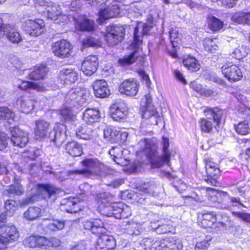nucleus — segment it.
Returning <instances> with one entry per match:
<instances>
[{
  "mask_svg": "<svg viewBox=\"0 0 250 250\" xmlns=\"http://www.w3.org/2000/svg\"><path fill=\"white\" fill-rule=\"evenodd\" d=\"M155 245L158 247V250H180L183 247L181 241L174 237L159 240Z\"/></svg>",
  "mask_w": 250,
  "mask_h": 250,
  "instance_id": "nucleus-18",
  "label": "nucleus"
},
{
  "mask_svg": "<svg viewBox=\"0 0 250 250\" xmlns=\"http://www.w3.org/2000/svg\"><path fill=\"white\" fill-rule=\"evenodd\" d=\"M3 231L0 234V250L5 249L8 243L16 241L19 236L17 228L14 226H6Z\"/></svg>",
  "mask_w": 250,
  "mask_h": 250,
  "instance_id": "nucleus-11",
  "label": "nucleus"
},
{
  "mask_svg": "<svg viewBox=\"0 0 250 250\" xmlns=\"http://www.w3.org/2000/svg\"><path fill=\"white\" fill-rule=\"evenodd\" d=\"M206 169L207 175L205 176L204 180L211 185L216 186L218 184L217 179L220 173L219 169L214 163L208 162L206 164Z\"/></svg>",
  "mask_w": 250,
  "mask_h": 250,
  "instance_id": "nucleus-20",
  "label": "nucleus"
},
{
  "mask_svg": "<svg viewBox=\"0 0 250 250\" xmlns=\"http://www.w3.org/2000/svg\"><path fill=\"white\" fill-rule=\"evenodd\" d=\"M123 227L125 232L132 236L140 235L144 230L143 224L138 222L136 218L131 220L124 222Z\"/></svg>",
  "mask_w": 250,
  "mask_h": 250,
  "instance_id": "nucleus-19",
  "label": "nucleus"
},
{
  "mask_svg": "<svg viewBox=\"0 0 250 250\" xmlns=\"http://www.w3.org/2000/svg\"><path fill=\"white\" fill-rule=\"evenodd\" d=\"M98 246L102 249L104 248L107 250L113 249L116 246L115 241L112 236L103 234L98 240Z\"/></svg>",
  "mask_w": 250,
  "mask_h": 250,
  "instance_id": "nucleus-32",
  "label": "nucleus"
},
{
  "mask_svg": "<svg viewBox=\"0 0 250 250\" xmlns=\"http://www.w3.org/2000/svg\"><path fill=\"white\" fill-rule=\"evenodd\" d=\"M223 24L222 21L214 17L208 20V26L213 31L219 30L223 27Z\"/></svg>",
  "mask_w": 250,
  "mask_h": 250,
  "instance_id": "nucleus-50",
  "label": "nucleus"
},
{
  "mask_svg": "<svg viewBox=\"0 0 250 250\" xmlns=\"http://www.w3.org/2000/svg\"><path fill=\"white\" fill-rule=\"evenodd\" d=\"M204 112L207 118H202L199 121L200 127L201 131L205 133H210L212 130L213 124L211 122L213 119L214 122L219 125L222 118V110L218 107H207L204 110Z\"/></svg>",
  "mask_w": 250,
  "mask_h": 250,
  "instance_id": "nucleus-4",
  "label": "nucleus"
},
{
  "mask_svg": "<svg viewBox=\"0 0 250 250\" xmlns=\"http://www.w3.org/2000/svg\"><path fill=\"white\" fill-rule=\"evenodd\" d=\"M232 213L234 216L250 223V214L240 212H233Z\"/></svg>",
  "mask_w": 250,
  "mask_h": 250,
  "instance_id": "nucleus-61",
  "label": "nucleus"
},
{
  "mask_svg": "<svg viewBox=\"0 0 250 250\" xmlns=\"http://www.w3.org/2000/svg\"><path fill=\"white\" fill-rule=\"evenodd\" d=\"M59 192V188L51 185H40L38 187V192L45 199L50 198Z\"/></svg>",
  "mask_w": 250,
  "mask_h": 250,
  "instance_id": "nucleus-34",
  "label": "nucleus"
},
{
  "mask_svg": "<svg viewBox=\"0 0 250 250\" xmlns=\"http://www.w3.org/2000/svg\"><path fill=\"white\" fill-rule=\"evenodd\" d=\"M5 30V35L6 38L13 43H18L21 40V38L17 30L10 24H7Z\"/></svg>",
  "mask_w": 250,
  "mask_h": 250,
  "instance_id": "nucleus-40",
  "label": "nucleus"
},
{
  "mask_svg": "<svg viewBox=\"0 0 250 250\" xmlns=\"http://www.w3.org/2000/svg\"><path fill=\"white\" fill-rule=\"evenodd\" d=\"M35 135L37 140H42L49 135L50 124L43 120H39L36 122Z\"/></svg>",
  "mask_w": 250,
  "mask_h": 250,
  "instance_id": "nucleus-25",
  "label": "nucleus"
},
{
  "mask_svg": "<svg viewBox=\"0 0 250 250\" xmlns=\"http://www.w3.org/2000/svg\"><path fill=\"white\" fill-rule=\"evenodd\" d=\"M48 72L47 68L43 65L36 67L34 70L28 73L27 78L34 80L43 79Z\"/></svg>",
  "mask_w": 250,
  "mask_h": 250,
  "instance_id": "nucleus-35",
  "label": "nucleus"
},
{
  "mask_svg": "<svg viewBox=\"0 0 250 250\" xmlns=\"http://www.w3.org/2000/svg\"><path fill=\"white\" fill-rule=\"evenodd\" d=\"M35 200V197L33 196L32 197H27L26 198L23 199L21 200H18L20 203V207H24L30 203L33 202Z\"/></svg>",
  "mask_w": 250,
  "mask_h": 250,
  "instance_id": "nucleus-64",
  "label": "nucleus"
},
{
  "mask_svg": "<svg viewBox=\"0 0 250 250\" xmlns=\"http://www.w3.org/2000/svg\"><path fill=\"white\" fill-rule=\"evenodd\" d=\"M97 208L99 212L104 216H114L116 219L126 218L131 214L129 207L121 203L110 205L107 194L101 193L97 195Z\"/></svg>",
  "mask_w": 250,
  "mask_h": 250,
  "instance_id": "nucleus-2",
  "label": "nucleus"
},
{
  "mask_svg": "<svg viewBox=\"0 0 250 250\" xmlns=\"http://www.w3.org/2000/svg\"><path fill=\"white\" fill-rule=\"evenodd\" d=\"M13 182V184L7 186L3 191L4 195L9 198L20 197L24 193V189L21 183L20 178L14 175Z\"/></svg>",
  "mask_w": 250,
  "mask_h": 250,
  "instance_id": "nucleus-16",
  "label": "nucleus"
},
{
  "mask_svg": "<svg viewBox=\"0 0 250 250\" xmlns=\"http://www.w3.org/2000/svg\"><path fill=\"white\" fill-rule=\"evenodd\" d=\"M140 87V83L134 79H129L122 82L119 87L121 94L133 97L137 95Z\"/></svg>",
  "mask_w": 250,
  "mask_h": 250,
  "instance_id": "nucleus-13",
  "label": "nucleus"
},
{
  "mask_svg": "<svg viewBox=\"0 0 250 250\" xmlns=\"http://www.w3.org/2000/svg\"><path fill=\"white\" fill-rule=\"evenodd\" d=\"M120 131L115 127H107L104 131V138L108 142L114 143L119 141Z\"/></svg>",
  "mask_w": 250,
  "mask_h": 250,
  "instance_id": "nucleus-37",
  "label": "nucleus"
},
{
  "mask_svg": "<svg viewBox=\"0 0 250 250\" xmlns=\"http://www.w3.org/2000/svg\"><path fill=\"white\" fill-rule=\"evenodd\" d=\"M65 149L73 157L81 156L83 153L82 145L75 141L67 143L65 146Z\"/></svg>",
  "mask_w": 250,
  "mask_h": 250,
  "instance_id": "nucleus-31",
  "label": "nucleus"
},
{
  "mask_svg": "<svg viewBox=\"0 0 250 250\" xmlns=\"http://www.w3.org/2000/svg\"><path fill=\"white\" fill-rule=\"evenodd\" d=\"M248 54L246 48L243 46L235 48L232 52V57L237 60L245 57Z\"/></svg>",
  "mask_w": 250,
  "mask_h": 250,
  "instance_id": "nucleus-55",
  "label": "nucleus"
},
{
  "mask_svg": "<svg viewBox=\"0 0 250 250\" xmlns=\"http://www.w3.org/2000/svg\"><path fill=\"white\" fill-rule=\"evenodd\" d=\"M41 209L36 207H31L24 213V218L29 221L37 219L40 215Z\"/></svg>",
  "mask_w": 250,
  "mask_h": 250,
  "instance_id": "nucleus-45",
  "label": "nucleus"
},
{
  "mask_svg": "<svg viewBox=\"0 0 250 250\" xmlns=\"http://www.w3.org/2000/svg\"><path fill=\"white\" fill-rule=\"evenodd\" d=\"M98 66V62L97 56H88L83 61L81 70L85 75L90 76L96 72Z\"/></svg>",
  "mask_w": 250,
  "mask_h": 250,
  "instance_id": "nucleus-23",
  "label": "nucleus"
},
{
  "mask_svg": "<svg viewBox=\"0 0 250 250\" xmlns=\"http://www.w3.org/2000/svg\"><path fill=\"white\" fill-rule=\"evenodd\" d=\"M100 171L101 173H103V174L98 175V176L101 177H104L106 175H114L116 173V171L115 170L105 166L103 163L101 167Z\"/></svg>",
  "mask_w": 250,
  "mask_h": 250,
  "instance_id": "nucleus-58",
  "label": "nucleus"
},
{
  "mask_svg": "<svg viewBox=\"0 0 250 250\" xmlns=\"http://www.w3.org/2000/svg\"><path fill=\"white\" fill-rule=\"evenodd\" d=\"M82 164L85 168L70 171L69 172V175L77 174L81 175L84 177L90 178L103 174V173H101L100 171L102 163L97 159L86 158L82 162Z\"/></svg>",
  "mask_w": 250,
  "mask_h": 250,
  "instance_id": "nucleus-5",
  "label": "nucleus"
},
{
  "mask_svg": "<svg viewBox=\"0 0 250 250\" xmlns=\"http://www.w3.org/2000/svg\"><path fill=\"white\" fill-rule=\"evenodd\" d=\"M49 243L47 238L39 235L30 236L23 241L24 245L30 248L46 247Z\"/></svg>",
  "mask_w": 250,
  "mask_h": 250,
  "instance_id": "nucleus-28",
  "label": "nucleus"
},
{
  "mask_svg": "<svg viewBox=\"0 0 250 250\" xmlns=\"http://www.w3.org/2000/svg\"><path fill=\"white\" fill-rule=\"evenodd\" d=\"M154 185L153 184H145L140 188L138 193H136V196L140 197V196H142L140 197L138 202L142 204L143 201L147 198V196H150L151 194L153 195L154 190L153 188Z\"/></svg>",
  "mask_w": 250,
  "mask_h": 250,
  "instance_id": "nucleus-30",
  "label": "nucleus"
},
{
  "mask_svg": "<svg viewBox=\"0 0 250 250\" xmlns=\"http://www.w3.org/2000/svg\"><path fill=\"white\" fill-rule=\"evenodd\" d=\"M100 112L97 109L88 108L83 113V120L88 124H92L98 121Z\"/></svg>",
  "mask_w": 250,
  "mask_h": 250,
  "instance_id": "nucleus-33",
  "label": "nucleus"
},
{
  "mask_svg": "<svg viewBox=\"0 0 250 250\" xmlns=\"http://www.w3.org/2000/svg\"><path fill=\"white\" fill-rule=\"evenodd\" d=\"M221 71L225 78L230 82L238 81L243 77V73L240 67L235 64H232L230 62L223 65Z\"/></svg>",
  "mask_w": 250,
  "mask_h": 250,
  "instance_id": "nucleus-10",
  "label": "nucleus"
},
{
  "mask_svg": "<svg viewBox=\"0 0 250 250\" xmlns=\"http://www.w3.org/2000/svg\"><path fill=\"white\" fill-rule=\"evenodd\" d=\"M138 27H136L134 32V41L131 45V47L134 50L130 54L125 55L118 60L119 64L122 66H126L133 63L140 55L142 41L138 35Z\"/></svg>",
  "mask_w": 250,
  "mask_h": 250,
  "instance_id": "nucleus-6",
  "label": "nucleus"
},
{
  "mask_svg": "<svg viewBox=\"0 0 250 250\" xmlns=\"http://www.w3.org/2000/svg\"><path fill=\"white\" fill-rule=\"evenodd\" d=\"M11 135V141L13 146L23 147L28 142L27 133L21 130L18 127H11L9 128Z\"/></svg>",
  "mask_w": 250,
  "mask_h": 250,
  "instance_id": "nucleus-12",
  "label": "nucleus"
},
{
  "mask_svg": "<svg viewBox=\"0 0 250 250\" xmlns=\"http://www.w3.org/2000/svg\"><path fill=\"white\" fill-rule=\"evenodd\" d=\"M60 115L67 121H72L75 119V115L71 107L64 106L60 110Z\"/></svg>",
  "mask_w": 250,
  "mask_h": 250,
  "instance_id": "nucleus-47",
  "label": "nucleus"
},
{
  "mask_svg": "<svg viewBox=\"0 0 250 250\" xmlns=\"http://www.w3.org/2000/svg\"><path fill=\"white\" fill-rule=\"evenodd\" d=\"M77 201V199L69 198L64 199L61 205L63 207V209L67 212H77L78 211V209L76 208Z\"/></svg>",
  "mask_w": 250,
  "mask_h": 250,
  "instance_id": "nucleus-42",
  "label": "nucleus"
},
{
  "mask_svg": "<svg viewBox=\"0 0 250 250\" xmlns=\"http://www.w3.org/2000/svg\"><path fill=\"white\" fill-rule=\"evenodd\" d=\"M204 48L206 51L211 53H214L218 49V46L213 39L206 38L204 42Z\"/></svg>",
  "mask_w": 250,
  "mask_h": 250,
  "instance_id": "nucleus-53",
  "label": "nucleus"
},
{
  "mask_svg": "<svg viewBox=\"0 0 250 250\" xmlns=\"http://www.w3.org/2000/svg\"><path fill=\"white\" fill-rule=\"evenodd\" d=\"M190 87L200 95L203 94L204 89L202 85L195 82H191L190 84Z\"/></svg>",
  "mask_w": 250,
  "mask_h": 250,
  "instance_id": "nucleus-62",
  "label": "nucleus"
},
{
  "mask_svg": "<svg viewBox=\"0 0 250 250\" xmlns=\"http://www.w3.org/2000/svg\"><path fill=\"white\" fill-rule=\"evenodd\" d=\"M93 88L96 97L104 98L110 94L107 82L104 80H98L93 82Z\"/></svg>",
  "mask_w": 250,
  "mask_h": 250,
  "instance_id": "nucleus-27",
  "label": "nucleus"
},
{
  "mask_svg": "<svg viewBox=\"0 0 250 250\" xmlns=\"http://www.w3.org/2000/svg\"><path fill=\"white\" fill-rule=\"evenodd\" d=\"M36 101L31 97H21L17 100V104L21 112L30 113L34 108Z\"/></svg>",
  "mask_w": 250,
  "mask_h": 250,
  "instance_id": "nucleus-29",
  "label": "nucleus"
},
{
  "mask_svg": "<svg viewBox=\"0 0 250 250\" xmlns=\"http://www.w3.org/2000/svg\"><path fill=\"white\" fill-rule=\"evenodd\" d=\"M33 0L35 1V6L39 12L44 15L47 18L57 21V23L67 20V16L62 14L61 8L58 4L50 0Z\"/></svg>",
  "mask_w": 250,
  "mask_h": 250,
  "instance_id": "nucleus-3",
  "label": "nucleus"
},
{
  "mask_svg": "<svg viewBox=\"0 0 250 250\" xmlns=\"http://www.w3.org/2000/svg\"><path fill=\"white\" fill-rule=\"evenodd\" d=\"M65 126L63 124L57 123L54 128L53 131L50 132L48 135L50 141L53 142L58 147L60 146L65 140Z\"/></svg>",
  "mask_w": 250,
  "mask_h": 250,
  "instance_id": "nucleus-17",
  "label": "nucleus"
},
{
  "mask_svg": "<svg viewBox=\"0 0 250 250\" xmlns=\"http://www.w3.org/2000/svg\"><path fill=\"white\" fill-rule=\"evenodd\" d=\"M236 131L241 135H246L250 133V125L248 121H245L235 125Z\"/></svg>",
  "mask_w": 250,
  "mask_h": 250,
  "instance_id": "nucleus-48",
  "label": "nucleus"
},
{
  "mask_svg": "<svg viewBox=\"0 0 250 250\" xmlns=\"http://www.w3.org/2000/svg\"><path fill=\"white\" fill-rule=\"evenodd\" d=\"M64 225V221L54 220L47 225V228L51 231H57L62 229Z\"/></svg>",
  "mask_w": 250,
  "mask_h": 250,
  "instance_id": "nucleus-54",
  "label": "nucleus"
},
{
  "mask_svg": "<svg viewBox=\"0 0 250 250\" xmlns=\"http://www.w3.org/2000/svg\"><path fill=\"white\" fill-rule=\"evenodd\" d=\"M20 203L18 200L9 199L5 202V208L10 213H14L20 207Z\"/></svg>",
  "mask_w": 250,
  "mask_h": 250,
  "instance_id": "nucleus-51",
  "label": "nucleus"
},
{
  "mask_svg": "<svg viewBox=\"0 0 250 250\" xmlns=\"http://www.w3.org/2000/svg\"><path fill=\"white\" fill-rule=\"evenodd\" d=\"M59 79L62 84L74 83L79 79L78 73L74 69L64 68L60 72Z\"/></svg>",
  "mask_w": 250,
  "mask_h": 250,
  "instance_id": "nucleus-24",
  "label": "nucleus"
},
{
  "mask_svg": "<svg viewBox=\"0 0 250 250\" xmlns=\"http://www.w3.org/2000/svg\"><path fill=\"white\" fill-rule=\"evenodd\" d=\"M87 96L84 93V90L81 87L72 88L65 97L66 102L74 106L84 105L87 103Z\"/></svg>",
  "mask_w": 250,
  "mask_h": 250,
  "instance_id": "nucleus-8",
  "label": "nucleus"
},
{
  "mask_svg": "<svg viewBox=\"0 0 250 250\" xmlns=\"http://www.w3.org/2000/svg\"><path fill=\"white\" fill-rule=\"evenodd\" d=\"M18 88L22 90L30 92L32 90H37L38 91H44L46 88L41 84L30 82H22V83L18 85Z\"/></svg>",
  "mask_w": 250,
  "mask_h": 250,
  "instance_id": "nucleus-38",
  "label": "nucleus"
},
{
  "mask_svg": "<svg viewBox=\"0 0 250 250\" xmlns=\"http://www.w3.org/2000/svg\"><path fill=\"white\" fill-rule=\"evenodd\" d=\"M23 26L25 31L29 35L33 36H37L41 35L43 31L44 24L42 20L36 19L26 20Z\"/></svg>",
  "mask_w": 250,
  "mask_h": 250,
  "instance_id": "nucleus-14",
  "label": "nucleus"
},
{
  "mask_svg": "<svg viewBox=\"0 0 250 250\" xmlns=\"http://www.w3.org/2000/svg\"><path fill=\"white\" fill-rule=\"evenodd\" d=\"M128 107L126 103L122 100H118L110 108L111 117L115 121H119L126 117Z\"/></svg>",
  "mask_w": 250,
  "mask_h": 250,
  "instance_id": "nucleus-15",
  "label": "nucleus"
},
{
  "mask_svg": "<svg viewBox=\"0 0 250 250\" xmlns=\"http://www.w3.org/2000/svg\"><path fill=\"white\" fill-rule=\"evenodd\" d=\"M247 13L242 11L236 12L232 16L231 20L238 24H246Z\"/></svg>",
  "mask_w": 250,
  "mask_h": 250,
  "instance_id": "nucleus-49",
  "label": "nucleus"
},
{
  "mask_svg": "<svg viewBox=\"0 0 250 250\" xmlns=\"http://www.w3.org/2000/svg\"><path fill=\"white\" fill-rule=\"evenodd\" d=\"M217 220V216L212 212H207L203 215L201 225L205 228H211Z\"/></svg>",
  "mask_w": 250,
  "mask_h": 250,
  "instance_id": "nucleus-44",
  "label": "nucleus"
},
{
  "mask_svg": "<svg viewBox=\"0 0 250 250\" xmlns=\"http://www.w3.org/2000/svg\"><path fill=\"white\" fill-rule=\"evenodd\" d=\"M158 241L152 238H145L142 240L140 244L145 250H158V247L155 245Z\"/></svg>",
  "mask_w": 250,
  "mask_h": 250,
  "instance_id": "nucleus-46",
  "label": "nucleus"
},
{
  "mask_svg": "<svg viewBox=\"0 0 250 250\" xmlns=\"http://www.w3.org/2000/svg\"><path fill=\"white\" fill-rule=\"evenodd\" d=\"M142 117L146 120H149L148 124L157 125L159 119L158 112L153 105H145L141 108Z\"/></svg>",
  "mask_w": 250,
  "mask_h": 250,
  "instance_id": "nucleus-26",
  "label": "nucleus"
},
{
  "mask_svg": "<svg viewBox=\"0 0 250 250\" xmlns=\"http://www.w3.org/2000/svg\"><path fill=\"white\" fill-rule=\"evenodd\" d=\"M110 155L113 157V160L118 164H120V162L116 161L115 159H119L123 155V151L120 147H113L109 151Z\"/></svg>",
  "mask_w": 250,
  "mask_h": 250,
  "instance_id": "nucleus-57",
  "label": "nucleus"
},
{
  "mask_svg": "<svg viewBox=\"0 0 250 250\" xmlns=\"http://www.w3.org/2000/svg\"><path fill=\"white\" fill-rule=\"evenodd\" d=\"M76 135L78 138L84 140H90L93 137L92 129L87 125L79 126L76 130Z\"/></svg>",
  "mask_w": 250,
  "mask_h": 250,
  "instance_id": "nucleus-39",
  "label": "nucleus"
},
{
  "mask_svg": "<svg viewBox=\"0 0 250 250\" xmlns=\"http://www.w3.org/2000/svg\"><path fill=\"white\" fill-rule=\"evenodd\" d=\"M85 229L91 231L94 234H103L106 231L104 222L100 219H91L83 222Z\"/></svg>",
  "mask_w": 250,
  "mask_h": 250,
  "instance_id": "nucleus-21",
  "label": "nucleus"
},
{
  "mask_svg": "<svg viewBox=\"0 0 250 250\" xmlns=\"http://www.w3.org/2000/svg\"><path fill=\"white\" fill-rule=\"evenodd\" d=\"M77 22L78 28L81 31H92L94 29V21L85 16L82 17Z\"/></svg>",
  "mask_w": 250,
  "mask_h": 250,
  "instance_id": "nucleus-36",
  "label": "nucleus"
},
{
  "mask_svg": "<svg viewBox=\"0 0 250 250\" xmlns=\"http://www.w3.org/2000/svg\"><path fill=\"white\" fill-rule=\"evenodd\" d=\"M183 63L185 67L192 71H196L200 69V65L198 61L190 56L185 57Z\"/></svg>",
  "mask_w": 250,
  "mask_h": 250,
  "instance_id": "nucleus-41",
  "label": "nucleus"
},
{
  "mask_svg": "<svg viewBox=\"0 0 250 250\" xmlns=\"http://www.w3.org/2000/svg\"><path fill=\"white\" fill-rule=\"evenodd\" d=\"M8 138L4 132H0V151L4 150L7 146Z\"/></svg>",
  "mask_w": 250,
  "mask_h": 250,
  "instance_id": "nucleus-60",
  "label": "nucleus"
},
{
  "mask_svg": "<svg viewBox=\"0 0 250 250\" xmlns=\"http://www.w3.org/2000/svg\"><path fill=\"white\" fill-rule=\"evenodd\" d=\"M125 36V28L123 26L111 25L106 27L105 40L109 46H114L121 42Z\"/></svg>",
  "mask_w": 250,
  "mask_h": 250,
  "instance_id": "nucleus-7",
  "label": "nucleus"
},
{
  "mask_svg": "<svg viewBox=\"0 0 250 250\" xmlns=\"http://www.w3.org/2000/svg\"><path fill=\"white\" fill-rule=\"evenodd\" d=\"M120 13L119 7L117 5H113L111 6L101 9L99 12V18L97 22L100 24H104L106 20L116 17Z\"/></svg>",
  "mask_w": 250,
  "mask_h": 250,
  "instance_id": "nucleus-22",
  "label": "nucleus"
},
{
  "mask_svg": "<svg viewBox=\"0 0 250 250\" xmlns=\"http://www.w3.org/2000/svg\"><path fill=\"white\" fill-rule=\"evenodd\" d=\"M170 231V227L167 225H161L159 223L157 226V233H166Z\"/></svg>",
  "mask_w": 250,
  "mask_h": 250,
  "instance_id": "nucleus-63",
  "label": "nucleus"
},
{
  "mask_svg": "<svg viewBox=\"0 0 250 250\" xmlns=\"http://www.w3.org/2000/svg\"><path fill=\"white\" fill-rule=\"evenodd\" d=\"M162 155L158 152V146L150 139H144L138 143L141 150L149 159L153 168H159L164 164L169 165L171 152L168 150L169 143L167 138L163 137L161 142Z\"/></svg>",
  "mask_w": 250,
  "mask_h": 250,
  "instance_id": "nucleus-1",
  "label": "nucleus"
},
{
  "mask_svg": "<svg viewBox=\"0 0 250 250\" xmlns=\"http://www.w3.org/2000/svg\"><path fill=\"white\" fill-rule=\"evenodd\" d=\"M0 120H7L9 123L16 120L15 113L10 108L6 106L0 107Z\"/></svg>",
  "mask_w": 250,
  "mask_h": 250,
  "instance_id": "nucleus-43",
  "label": "nucleus"
},
{
  "mask_svg": "<svg viewBox=\"0 0 250 250\" xmlns=\"http://www.w3.org/2000/svg\"><path fill=\"white\" fill-rule=\"evenodd\" d=\"M54 55L60 58H68L72 55V45L65 40H61L55 42L52 46Z\"/></svg>",
  "mask_w": 250,
  "mask_h": 250,
  "instance_id": "nucleus-9",
  "label": "nucleus"
},
{
  "mask_svg": "<svg viewBox=\"0 0 250 250\" xmlns=\"http://www.w3.org/2000/svg\"><path fill=\"white\" fill-rule=\"evenodd\" d=\"M11 64L17 69L25 70L22 69L23 63L19 58L16 56H13L10 59Z\"/></svg>",
  "mask_w": 250,
  "mask_h": 250,
  "instance_id": "nucleus-59",
  "label": "nucleus"
},
{
  "mask_svg": "<svg viewBox=\"0 0 250 250\" xmlns=\"http://www.w3.org/2000/svg\"><path fill=\"white\" fill-rule=\"evenodd\" d=\"M83 45L86 47H98L101 45V42L99 39L89 37L83 40Z\"/></svg>",
  "mask_w": 250,
  "mask_h": 250,
  "instance_id": "nucleus-56",
  "label": "nucleus"
},
{
  "mask_svg": "<svg viewBox=\"0 0 250 250\" xmlns=\"http://www.w3.org/2000/svg\"><path fill=\"white\" fill-rule=\"evenodd\" d=\"M169 38L170 42L173 48L178 46L179 41H180L179 34L178 30L175 28H171L169 30Z\"/></svg>",
  "mask_w": 250,
  "mask_h": 250,
  "instance_id": "nucleus-52",
  "label": "nucleus"
}]
</instances>
